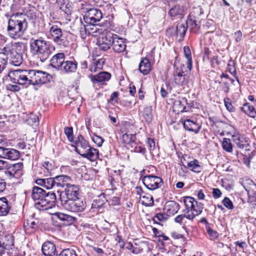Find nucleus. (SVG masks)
I'll return each mask as SVG.
<instances>
[{"label": "nucleus", "instance_id": "a211bd4d", "mask_svg": "<svg viewBox=\"0 0 256 256\" xmlns=\"http://www.w3.org/2000/svg\"><path fill=\"white\" fill-rule=\"evenodd\" d=\"M76 152L82 156L85 154L86 148H88L90 146L88 142L86 140L82 135H80L78 137L77 140L76 141Z\"/></svg>", "mask_w": 256, "mask_h": 256}, {"label": "nucleus", "instance_id": "e433bc0d", "mask_svg": "<svg viewBox=\"0 0 256 256\" xmlns=\"http://www.w3.org/2000/svg\"><path fill=\"white\" fill-rule=\"evenodd\" d=\"M122 138L124 144H130L131 148H132L134 145H136V136L134 134L125 133L122 135Z\"/></svg>", "mask_w": 256, "mask_h": 256}, {"label": "nucleus", "instance_id": "de8ad7c7", "mask_svg": "<svg viewBox=\"0 0 256 256\" xmlns=\"http://www.w3.org/2000/svg\"><path fill=\"white\" fill-rule=\"evenodd\" d=\"M234 65V62L232 60H230L227 65V69L228 70L229 72L234 76V78H236L237 82L239 83L238 78L236 76V70Z\"/></svg>", "mask_w": 256, "mask_h": 256}, {"label": "nucleus", "instance_id": "dca6fc26", "mask_svg": "<svg viewBox=\"0 0 256 256\" xmlns=\"http://www.w3.org/2000/svg\"><path fill=\"white\" fill-rule=\"evenodd\" d=\"M112 46L114 51L116 53L124 52L126 46V42L124 41L123 39L119 38L116 34H114Z\"/></svg>", "mask_w": 256, "mask_h": 256}, {"label": "nucleus", "instance_id": "1a4fd4ad", "mask_svg": "<svg viewBox=\"0 0 256 256\" xmlns=\"http://www.w3.org/2000/svg\"><path fill=\"white\" fill-rule=\"evenodd\" d=\"M142 180L146 187L152 190L160 188L163 184L162 178L152 174L145 176Z\"/></svg>", "mask_w": 256, "mask_h": 256}, {"label": "nucleus", "instance_id": "9d476101", "mask_svg": "<svg viewBox=\"0 0 256 256\" xmlns=\"http://www.w3.org/2000/svg\"><path fill=\"white\" fill-rule=\"evenodd\" d=\"M102 18V13L100 10L92 8L86 11L84 16V20L87 24H92L99 22Z\"/></svg>", "mask_w": 256, "mask_h": 256}, {"label": "nucleus", "instance_id": "09e8293b", "mask_svg": "<svg viewBox=\"0 0 256 256\" xmlns=\"http://www.w3.org/2000/svg\"><path fill=\"white\" fill-rule=\"evenodd\" d=\"M184 214L186 219L190 220H192L197 216L192 209L186 210H184Z\"/></svg>", "mask_w": 256, "mask_h": 256}, {"label": "nucleus", "instance_id": "ea45409f", "mask_svg": "<svg viewBox=\"0 0 256 256\" xmlns=\"http://www.w3.org/2000/svg\"><path fill=\"white\" fill-rule=\"evenodd\" d=\"M142 116L146 122L149 124L152 120V107L151 106L144 108L142 112Z\"/></svg>", "mask_w": 256, "mask_h": 256}, {"label": "nucleus", "instance_id": "2eb2a0df", "mask_svg": "<svg viewBox=\"0 0 256 256\" xmlns=\"http://www.w3.org/2000/svg\"><path fill=\"white\" fill-rule=\"evenodd\" d=\"M26 46L24 43L18 42L16 44V50L14 51V55L10 58L12 62L15 65H20L22 62V52H18V50H22V52L26 50Z\"/></svg>", "mask_w": 256, "mask_h": 256}, {"label": "nucleus", "instance_id": "79ce46f5", "mask_svg": "<svg viewBox=\"0 0 256 256\" xmlns=\"http://www.w3.org/2000/svg\"><path fill=\"white\" fill-rule=\"evenodd\" d=\"M85 153V154L82 155V156L83 158H87L90 161L96 160L98 157V151L97 149H91L90 153Z\"/></svg>", "mask_w": 256, "mask_h": 256}, {"label": "nucleus", "instance_id": "f03ea898", "mask_svg": "<svg viewBox=\"0 0 256 256\" xmlns=\"http://www.w3.org/2000/svg\"><path fill=\"white\" fill-rule=\"evenodd\" d=\"M30 47L32 56L42 62L50 58L55 49L54 46L42 37L31 38Z\"/></svg>", "mask_w": 256, "mask_h": 256}, {"label": "nucleus", "instance_id": "8fccbe9b", "mask_svg": "<svg viewBox=\"0 0 256 256\" xmlns=\"http://www.w3.org/2000/svg\"><path fill=\"white\" fill-rule=\"evenodd\" d=\"M60 256H77L75 250L72 248L63 250L60 254Z\"/></svg>", "mask_w": 256, "mask_h": 256}, {"label": "nucleus", "instance_id": "6e6552de", "mask_svg": "<svg viewBox=\"0 0 256 256\" xmlns=\"http://www.w3.org/2000/svg\"><path fill=\"white\" fill-rule=\"evenodd\" d=\"M187 68L183 64L177 66L174 72V82L178 86H184L188 81V76L186 72L188 71Z\"/></svg>", "mask_w": 256, "mask_h": 256}, {"label": "nucleus", "instance_id": "4468645a", "mask_svg": "<svg viewBox=\"0 0 256 256\" xmlns=\"http://www.w3.org/2000/svg\"><path fill=\"white\" fill-rule=\"evenodd\" d=\"M88 77L94 85L100 86L106 84V82L110 80L111 74L106 72H103L98 74L90 75Z\"/></svg>", "mask_w": 256, "mask_h": 256}, {"label": "nucleus", "instance_id": "a878e982", "mask_svg": "<svg viewBox=\"0 0 256 256\" xmlns=\"http://www.w3.org/2000/svg\"><path fill=\"white\" fill-rule=\"evenodd\" d=\"M187 27H190L193 32H196L200 27V22L196 20V18L190 14L186 20Z\"/></svg>", "mask_w": 256, "mask_h": 256}, {"label": "nucleus", "instance_id": "393cba45", "mask_svg": "<svg viewBox=\"0 0 256 256\" xmlns=\"http://www.w3.org/2000/svg\"><path fill=\"white\" fill-rule=\"evenodd\" d=\"M249 142V138L244 135L237 134L234 136V142L240 148L247 147Z\"/></svg>", "mask_w": 256, "mask_h": 256}, {"label": "nucleus", "instance_id": "412c9836", "mask_svg": "<svg viewBox=\"0 0 256 256\" xmlns=\"http://www.w3.org/2000/svg\"><path fill=\"white\" fill-rule=\"evenodd\" d=\"M180 205L174 201H170L167 202L164 208V210L168 216H173L176 214L180 210Z\"/></svg>", "mask_w": 256, "mask_h": 256}, {"label": "nucleus", "instance_id": "aec40b11", "mask_svg": "<svg viewBox=\"0 0 256 256\" xmlns=\"http://www.w3.org/2000/svg\"><path fill=\"white\" fill-rule=\"evenodd\" d=\"M87 26H88L87 25ZM88 30H89L88 35L94 37L98 36L100 34L102 35L108 32V30L104 26L96 24H89Z\"/></svg>", "mask_w": 256, "mask_h": 256}, {"label": "nucleus", "instance_id": "f3484780", "mask_svg": "<svg viewBox=\"0 0 256 256\" xmlns=\"http://www.w3.org/2000/svg\"><path fill=\"white\" fill-rule=\"evenodd\" d=\"M65 61V54L60 52L54 54L50 59V65L56 70H60Z\"/></svg>", "mask_w": 256, "mask_h": 256}, {"label": "nucleus", "instance_id": "7ed1b4c3", "mask_svg": "<svg viewBox=\"0 0 256 256\" xmlns=\"http://www.w3.org/2000/svg\"><path fill=\"white\" fill-rule=\"evenodd\" d=\"M28 28V22L22 13H16L10 16L8 21L7 32L12 38H21Z\"/></svg>", "mask_w": 256, "mask_h": 256}, {"label": "nucleus", "instance_id": "bb28decb", "mask_svg": "<svg viewBox=\"0 0 256 256\" xmlns=\"http://www.w3.org/2000/svg\"><path fill=\"white\" fill-rule=\"evenodd\" d=\"M46 191L40 188L34 186L32 190V198L35 202H40L42 198L46 196Z\"/></svg>", "mask_w": 256, "mask_h": 256}, {"label": "nucleus", "instance_id": "6ab92c4d", "mask_svg": "<svg viewBox=\"0 0 256 256\" xmlns=\"http://www.w3.org/2000/svg\"><path fill=\"white\" fill-rule=\"evenodd\" d=\"M36 182L37 184L45 188L46 189H54L56 191V180L55 177L48 178H38L36 180Z\"/></svg>", "mask_w": 256, "mask_h": 256}, {"label": "nucleus", "instance_id": "4d7b16f0", "mask_svg": "<svg viewBox=\"0 0 256 256\" xmlns=\"http://www.w3.org/2000/svg\"><path fill=\"white\" fill-rule=\"evenodd\" d=\"M222 203L228 210H232L234 208V205L232 200L228 197H225L224 198Z\"/></svg>", "mask_w": 256, "mask_h": 256}, {"label": "nucleus", "instance_id": "39448f33", "mask_svg": "<svg viewBox=\"0 0 256 256\" xmlns=\"http://www.w3.org/2000/svg\"><path fill=\"white\" fill-rule=\"evenodd\" d=\"M56 203V196L54 192H48L40 200L34 203L35 207L40 210H47L54 207Z\"/></svg>", "mask_w": 256, "mask_h": 256}, {"label": "nucleus", "instance_id": "052dcab7", "mask_svg": "<svg viewBox=\"0 0 256 256\" xmlns=\"http://www.w3.org/2000/svg\"><path fill=\"white\" fill-rule=\"evenodd\" d=\"M186 218L184 214H180L176 217L174 220L176 223H178L183 226V228L185 227V224L186 222Z\"/></svg>", "mask_w": 256, "mask_h": 256}, {"label": "nucleus", "instance_id": "bf43d9fd", "mask_svg": "<svg viewBox=\"0 0 256 256\" xmlns=\"http://www.w3.org/2000/svg\"><path fill=\"white\" fill-rule=\"evenodd\" d=\"M206 229L207 232L208 233L211 238L216 239L218 238V234L216 231L213 230L209 226H207L206 227Z\"/></svg>", "mask_w": 256, "mask_h": 256}, {"label": "nucleus", "instance_id": "5fc2aeb1", "mask_svg": "<svg viewBox=\"0 0 256 256\" xmlns=\"http://www.w3.org/2000/svg\"><path fill=\"white\" fill-rule=\"evenodd\" d=\"M224 106L230 112H234L235 111V108L232 105L230 100L228 98H225L224 99Z\"/></svg>", "mask_w": 256, "mask_h": 256}, {"label": "nucleus", "instance_id": "72a5a7b5", "mask_svg": "<svg viewBox=\"0 0 256 256\" xmlns=\"http://www.w3.org/2000/svg\"><path fill=\"white\" fill-rule=\"evenodd\" d=\"M168 14L171 17L178 16L182 18L184 15V10L180 5H175L170 10Z\"/></svg>", "mask_w": 256, "mask_h": 256}, {"label": "nucleus", "instance_id": "603ef678", "mask_svg": "<svg viewBox=\"0 0 256 256\" xmlns=\"http://www.w3.org/2000/svg\"><path fill=\"white\" fill-rule=\"evenodd\" d=\"M64 133L70 142L74 141L73 129L72 127H66L64 128Z\"/></svg>", "mask_w": 256, "mask_h": 256}, {"label": "nucleus", "instance_id": "473e14b6", "mask_svg": "<svg viewBox=\"0 0 256 256\" xmlns=\"http://www.w3.org/2000/svg\"><path fill=\"white\" fill-rule=\"evenodd\" d=\"M14 55V50L11 44H6L0 52V57L5 58L6 62L8 58Z\"/></svg>", "mask_w": 256, "mask_h": 256}, {"label": "nucleus", "instance_id": "c85d7f7f", "mask_svg": "<svg viewBox=\"0 0 256 256\" xmlns=\"http://www.w3.org/2000/svg\"><path fill=\"white\" fill-rule=\"evenodd\" d=\"M184 126L186 130L194 132L195 134L198 133L200 128V126L198 124L190 119L184 120Z\"/></svg>", "mask_w": 256, "mask_h": 256}, {"label": "nucleus", "instance_id": "4be33fe9", "mask_svg": "<svg viewBox=\"0 0 256 256\" xmlns=\"http://www.w3.org/2000/svg\"><path fill=\"white\" fill-rule=\"evenodd\" d=\"M2 151V156L4 158L14 160L18 159L20 157L19 152L15 149L4 148Z\"/></svg>", "mask_w": 256, "mask_h": 256}, {"label": "nucleus", "instance_id": "c9c22d12", "mask_svg": "<svg viewBox=\"0 0 256 256\" xmlns=\"http://www.w3.org/2000/svg\"><path fill=\"white\" fill-rule=\"evenodd\" d=\"M240 110L242 112L252 118L256 116V111L254 107L248 103L244 104V106L240 108Z\"/></svg>", "mask_w": 256, "mask_h": 256}, {"label": "nucleus", "instance_id": "5701e85b", "mask_svg": "<svg viewBox=\"0 0 256 256\" xmlns=\"http://www.w3.org/2000/svg\"><path fill=\"white\" fill-rule=\"evenodd\" d=\"M78 64L75 60H65L60 70L66 72L70 73L74 72L77 69Z\"/></svg>", "mask_w": 256, "mask_h": 256}, {"label": "nucleus", "instance_id": "4c0bfd02", "mask_svg": "<svg viewBox=\"0 0 256 256\" xmlns=\"http://www.w3.org/2000/svg\"><path fill=\"white\" fill-rule=\"evenodd\" d=\"M186 168L196 172H200L202 170V168L197 160H190L187 163Z\"/></svg>", "mask_w": 256, "mask_h": 256}, {"label": "nucleus", "instance_id": "f257e3e1", "mask_svg": "<svg viewBox=\"0 0 256 256\" xmlns=\"http://www.w3.org/2000/svg\"><path fill=\"white\" fill-rule=\"evenodd\" d=\"M11 82L20 85H38L48 82L50 76L46 72L33 70L18 69L8 73Z\"/></svg>", "mask_w": 256, "mask_h": 256}, {"label": "nucleus", "instance_id": "9b49d317", "mask_svg": "<svg viewBox=\"0 0 256 256\" xmlns=\"http://www.w3.org/2000/svg\"><path fill=\"white\" fill-rule=\"evenodd\" d=\"M114 34L110 32H107L100 37L97 42V45L101 50L106 51L112 46Z\"/></svg>", "mask_w": 256, "mask_h": 256}, {"label": "nucleus", "instance_id": "338daca9", "mask_svg": "<svg viewBox=\"0 0 256 256\" xmlns=\"http://www.w3.org/2000/svg\"><path fill=\"white\" fill-rule=\"evenodd\" d=\"M210 64L212 67L214 68L220 64L217 56H214L210 60Z\"/></svg>", "mask_w": 256, "mask_h": 256}, {"label": "nucleus", "instance_id": "f704fd0d", "mask_svg": "<svg viewBox=\"0 0 256 256\" xmlns=\"http://www.w3.org/2000/svg\"><path fill=\"white\" fill-rule=\"evenodd\" d=\"M186 31V27L184 24H178L176 28V34L178 40H182Z\"/></svg>", "mask_w": 256, "mask_h": 256}, {"label": "nucleus", "instance_id": "a18cd8bd", "mask_svg": "<svg viewBox=\"0 0 256 256\" xmlns=\"http://www.w3.org/2000/svg\"><path fill=\"white\" fill-rule=\"evenodd\" d=\"M222 147L227 152H231L232 151V146L229 138H224L223 139Z\"/></svg>", "mask_w": 256, "mask_h": 256}, {"label": "nucleus", "instance_id": "3c124183", "mask_svg": "<svg viewBox=\"0 0 256 256\" xmlns=\"http://www.w3.org/2000/svg\"><path fill=\"white\" fill-rule=\"evenodd\" d=\"M126 248L128 250H131L132 252L134 254H138L142 252V249L134 248L133 244L130 242L126 243Z\"/></svg>", "mask_w": 256, "mask_h": 256}, {"label": "nucleus", "instance_id": "2f4dec72", "mask_svg": "<svg viewBox=\"0 0 256 256\" xmlns=\"http://www.w3.org/2000/svg\"><path fill=\"white\" fill-rule=\"evenodd\" d=\"M105 63V60L104 58L92 59L91 65L90 66L89 70L92 72H95L98 70L102 68L103 65Z\"/></svg>", "mask_w": 256, "mask_h": 256}, {"label": "nucleus", "instance_id": "423d86ee", "mask_svg": "<svg viewBox=\"0 0 256 256\" xmlns=\"http://www.w3.org/2000/svg\"><path fill=\"white\" fill-rule=\"evenodd\" d=\"M79 188L78 186L71 184L60 194L61 204L78 198L80 196Z\"/></svg>", "mask_w": 256, "mask_h": 256}, {"label": "nucleus", "instance_id": "7c9ffc66", "mask_svg": "<svg viewBox=\"0 0 256 256\" xmlns=\"http://www.w3.org/2000/svg\"><path fill=\"white\" fill-rule=\"evenodd\" d=\"M138 70L144 75L148 74L151 70V64L147 58H142L139 64Z\"/></svg>", "mask_w": 256, "mask_h": 256}, {"label": "nucleus", "instance_id": "f8f14e48", "mask_svg": "<svg viewBox=\"0 0 256 256\" xmlns=\"http://www.w3.org/2000/svg\"><path fill=\"white\" fill-rule=\"evenodd\" d=\"M23 168L22 162L13 164L6 168L5 174L10 178H18L23 174Z\"/></svg>", "mask_w": 256, "mask_h": 256}, {"label": "nucleus", "instance_id": "49530a36", "mask_svg": "<svg viewBox=\"0 0 256 256\" xmlns=\"http://www.w3.org/2000/svg\"><path fill=\"white\" fill-rule=\"evenodd\" d=\"M196 200L194 198L190 196H186L184 199V203L187 209H192L194 206Z\"/></svg>", "mask_w": 256, "mask_h": 256}, {"label": "nucleus", "instance_id": "0eeeda50", "mask_svg": "<svg viewBox=\"0 0 256 256\" xmlns=\"http://www.w3.org/2000/svg\"><path fill=\"white\" fill-rule=\"evenodd\" d=\"M62 205L64 209L73 212H82L86 207V201L79 198L66 202Z\"/></svg>", "mask_w": 256, "mask_h": 256}, {"label": "nucleus", "instance_id": "cd10ccee", "mask_svg": "<svg viewBox=\"0 0 256 256\" xmlns=\"http://www.w3.org/2000/svg\"><path fill=\"white\" fill-rule=\"evenodd\" d=\"M42 250L46 256L53 255L56 252V248L54 243L50 242H46L42 246Z\"/></svg>", "mask_w": 256, "mask_h": 256}, {"label": "nucleus", "instance_id": "b1692460", "mask_svg": "<svg viewBox=\"0 0 256 256\" xmlns=\"http://www.w3.org/2000/svg\"><path fill=\"white\" fill-rule=\"evenodd\" d=\"M11 204L5 197L0 198V216H6L10 208Z\"/></svg>", "mask_w": 256, "mask_h": 256}, {"label": "nucleus", "instance_id": "37998d69", "mask_svg": "<svg viewBox=\"0 0 256 256\" xmlns=\"http://www.w3.org/2000/svg\"><path fill=\"white\" fill-rule=\"evenodd\" d=\"M38 222L32 221V222H24V228L26 232L29 229L31 228L32 230L30 232H32L33 231L36 230L38 228Z\"/></svg>", "mask_w": 256, "mask_h": 256}, {"label": "nucleus", "instance_id": "58836bf2", "mask_svg": "<svg viewBox=\"0 0 256 256\" xmlns=\"http://www.w3.org/2000/svg\"><path fill=\"white\" fill-rule=\"evenodd\" d=\"M184 52L185 57L187 59L186 68L188 70L190 71L192 68V60L191 56V52L188 46H185L184 48Z\"/></svg>", "mask_w": 256, "mask_h": 256}, {"label": "nucleus", "instance_id": "0e129e2a", "mask_svg": "<svg viewBox=\"0 0 256 256\" xmlns=\"http://www.w3.org/2000/svg\"><path fill=\"white\" fill-rule=\"evenodd\" d=\"M148 146L150 150H154L155 148V142L154 139L148 138L146 140Z\"/></svg>", "mask_w": 256, "mask_h": 256}, {"label": "nucleus", "instance_id": "864d4df0", "mask_svg": "<svg viewBox=\"0 0 256 256\" xmlns=\"http://www.w3.org/2000/svg\"><path fill=\"white\" fill-rule=\"evenodd\" d=\"M203 208V204L202 203H198L197 201H196V202H195L194 206L192 210L194 212L196 215L198 216L202 213Z\"/></svg>", "mask_w": 256, "mask_h": 256}, {"label": "nucleus", "instance_id": "774afa93", "mask_svg": "<svg viewBox=\"0 0 256 256\" xmlns=\"http://www.w3.org/2000/svg\"><path fill=\"white\" fill-rule=\"evenodd\" d=\"M7 62L5 58L0 57V73H1L6 68Z\"/></svg>", "mask_w": 256, "mask_h": 256}, {"label": "nucleus", "instance_id": "20e7f679", "mask_svg": "<svg viewBox=\"0 0 256 256\" xmlns=\"http://www.w3.org/2000/svg\"><path fill=\"white\" fill-rule=\"evenodd\" d=\"M52 38L56 44L64 48L68 46L70 40L68 34L63 32L62 30L58 26H53L50 29Z\"/></svg>", "mask_w": 256, "mask_h": 256}, {"label": "nucleus", "instance_id": "69168bd1", "mask_svg": "<svg viewBox=\"0 0 256 256\" xmlns=\"http://www.w3.org/2000/svg\"><path fill=\"white\" fill-rule=\"evenodd\" d=\"M212 194L214 198L217 199L222 196V193L220 189L218 188H213Z\"/></svg>", "mask_w": 256, "mask_h": 256}, {"label": "nucleus", "instance_id": "e2e57ef3", "mask_svg": "<svg viewBox=\"0 0 256 256\" xmlns=\"http://www.w3.org/2000/svg\"><path fill=\"white\" fill-rule=\"evenodd\" d=\"M54 215L61 220H68L69 216L61 212H56Z\"/></svg>", "mask_w": 256, "mask_h": 256}, {"label": "nucleus", "instance_id": "13d9d810", "mask_svg": "<svg viewBox=\"0 0 256 256\" xmlns=\"http://www.w3.org/2000/svg\"><path fill=\"white\" fill-rule=\"evenodd\" d=\"M134 148L133 149H132V151H134L136 152H138L142 154H144L146 152V148L136 143V145H134V146L132 148Z\"/></svg>", "mask_w": 256, "mask_h": 256}, {"label": "nucleus", "instance_id": "ddd939ff", "mask_svg": "<svg viewBox=\"0 0 256 256\" xmlns=\"http://www.w3.org/2000/svg\"><path fill=\"white\" fill-rule=\"evenodd\" d=\"M56 191L60 194L62 188L68 187L72 182L71 178L66 175H59L55 176Z\"/></svg>", "mask_w": 256, "mask_h": 256}, {"label": "nucleus", "instance_id": "c756f323", "mask_svg": "<svg viewBox=\"0 0 256 256\" xmlns=\"http://www.w3.org/2000/svg\"><path fill=\"white\" fill-rule=\"evenodd\" d=\"M186 104V99L184 98L176 100L173 106L174 110L178 113L185 112Z\"/></svg>", "mask_w": 256, "mask_h": 256}, {"label": "nucleus", "instance_id": "680f3d73", "mask_svg": "<svg viewBox=\"0 0 256 256\" xmlns=\"http://www.w3.org/2000/svg\"><path fill=\"white\" fill-rule=\"evenodd\" d=\"M92 139L93 142L98 146H100L104 141L102 137L95 134L93 136Z\"/></svg>", "mask_w": 256, "mask_h": 256}, {"label": "nucleus", "instance_id": "c03bdc74", "mask_svg": "<svg viewBox=\"0 0 256 256\" xmlns=\"http://www.w3.org/2000/svg\"><path fill=\"white\" fill-rule=\"evenodd\" d=\"M168 218L167 214L158 213L153 218L152 220L154 223L159 224L158 222H166Z\"/></svg>", "mask_w": 256, "mask_h": 256}, {"label": "nucleus", "instance_id": "a19ab883", "mask_svg": "<svg viewBox=\"0 0 256 256\" xmlns=\"http://www.w3.org/2000/svg\"><path fill=\"white\" fill-rule=\"evenodd\" d=\"M140 198L143 205L146 206H150L154 205V199L150 194H145L141 196Z\"/></svg>", "mask_w": 256, "mask_h": 256}, {"label": "nucleus", "instance_id": "6e6d98bb", "mask_svg": "<svg viewBox=\"0 0 256 256\" xmlns=\"http://www.w3.org/2000/svg\"><path fill=\"white\" fill-rule=\"evenodd\" d=\"M88 28H86L85 25L81 24V26L80 28V36L82 39H84L86 36L88 35Z\"/></svg>", "mask_w": 256, "mask_h": 256}]
</instances>
